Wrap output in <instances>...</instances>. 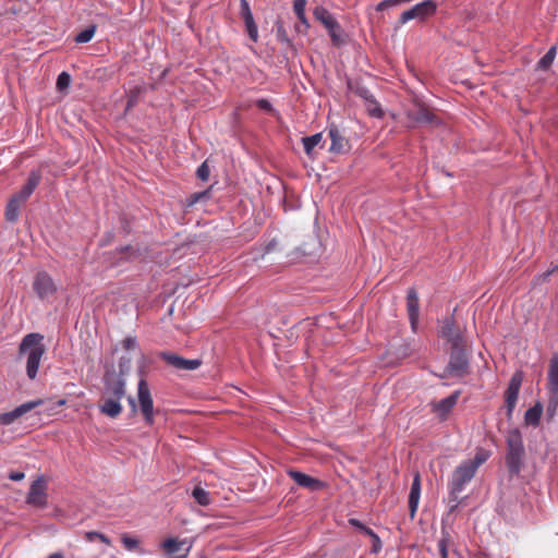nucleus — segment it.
Masks as SVG:
<instances>
[{"mask_svg": "<svg viewBox=\"0 0 558 558\" xmlns=\"http://www.w3.org/2000/svg\"><path fill=\"white\" fill-rule=\"evenodd\" d=\"M48 483L49 481L45 475L36 476L26 494V505L39 510L46 509L49 505Z\"/></svg>", "mask_w": 558, "mask_h": 558, "instance_id": "39448f33", "label": "nucleus"}, {"mask_svg": "<svg viewBox=\"0 0 558 558\" xmlns=\"http://www.w3.org/2000/svg\"><path fill=\"white\" fill-rule=\"evenodd\" d=\"M40 179L41 173L39 171H32L27 179L26 184L21 189L20 192L14 194V196H16L19 199L25 203L26 199L32 195L34 190L39 184Z\"/></svg>", "mask_w": 558, "mask_h": 558, "instance_id": "6ab92c4d", "label": "nucleus"}, {"mask_svg": "<svg viewBox=\"0 0 558 558\" xmlns=\"http://www.w3.org/2000/svg\"><path fill=\"white\" fill-rule=\"evenodd\" d=\"M319 248V242L317 239H313L311 243H305L298 247L295 254L298 256H311L314 255Z\"/></svg>", "mask_w": 558, "mask_h": 558, "instance_id": "cd10ccee", "label": "nucleus"}, {"mask_svg": "<svg viewBox=\"0 0 558 558\" xmlns=\"http://www.w3.org/2000/svg\"><path fill=\"white\" fill-rule=\"evenodd\" d=\"M550 274H551V271H547V272L543 274V277L547 278Z\"/></svg>", "mask_w": 558, "mask_h": 558, "instance_id": "6e6d98bb", "label": "nucleus"}, {"mask_svg": "<svg viewBox=\"0 0 558 558\" xmlns=\"http://www.w3.org/2000/svg\"><path fill=\"white\" fill-rule=\"evenodd\" d=\"M97 539H99L100 542L105 543L108 546L111 545L110 539L106 535H104L101 533H98Z\"/></svg>", "mask_w": 558, "mask_h": 558, "instance_id": "8fccbe9b", "label": "nucleus"}, {"mask_svg": "<svg viewBox=\"0 0 558 558\" xmlns=\"http://www.w3.org/2000/svg\"><path fill=\"white\" fill-rule=\"evenodd\" d=\"M65 403H66L65 399H60V400L57 402V404H58L59 407H63V405H65Z\"/></svg>", "mask_w": 558, "mask_h": 558, "instance_id": "603ef678", "label": "nucleus"}, {"mask_svg": "<svg viewBox=\"0 0 558 558\" xmlns=\"http://www.w3.org/2000/svg\"><path fill=\"white\" fill-rule=\"evenodd\" d=\"M409 354H410V352H409V348L407 347V348H405V351L401 354V356H402V357H405V356H408Z\"/></svg>", "mask_w": 558, "mask_h": 558, "instance_id": "5fc2aeb1", "label": "nucleus"}, {"mask_svg": "<svg viewBox=\"0 0 558 558\" xmlns=\"http://www.w3.org/2000/svg\"><path fill=\"white\" fill-rule=\"evenodd\" d=\"M367 535L373 541V551L374 553H378L380 550V548H381V542H380L379 536L374 531H368Z\"/></svg>", "mask_w": 558, "mask_h": 558, "instance_id": "a19ab883", "label": "nucleus"}, {"mask_svg": "<svg viewBox=\"0 0 558 558\" xmlns=\"http://www.w3.org/2000/svg\"><path fill=\"white\" fill-rule=\"evenodd\" d=\"M208 196H209V191H204V192L195 193V194H193L190 197L187 205L192 206L195 203H197L199 199L208 197Z\"/></svg>", "mask_w": 558, "mask_h": 558, "instance_id": "37998d69", "label": "nucleus"}, {"mask_svg": "<svg viewBox=\"0 0 558 558\" xmlns=\"http://www.w3.org/2000/svg\"><path fill=\"white\" fill-rule=\"evenodd\" d=\"M487 452L480 451L476 453L474 460L466 461L459 465L452 474V492H461L463 485L474 477L477 469L487 460Z\"/></svg>", "mask_w": 558, "mask_h": 558, "instance_id": "20e7f679", "label": "nucleus"}, {"mask_svg": "<svg viewBox=\"0 0 558 558\" xmlns=\"http://www.w3.org/2000/svg\"><path fill=\"white\" fill-rule=\"evenodd\" d=\"M24 204L21 199H19L16 196H12L7 205L5 209V218L7 220L11 222H15L19 217L20 208Z\"/></svg>", "mask_w": 558, "mask_h": 558, "instance_id": "5701e85b", "label": "nucleus"}, {"mask_svg": "<svg viewBox=\"0 0 558 558\" xmlns=\"http://www.w3.org/2000/svg\"><path fill=\"white\" fill-rule=\"evenodd\" d=\"M557 53V48L554 46L551 47L547 53L538 61L537 68L539 70H547L553 64Z\"/></svg>", "mask_w": 558, "mask_h": 558, "instance_id": "c756f323", "label": "nucleus"}, {"mask_svg": "<svg viewBox=\"0 0 558 558\" xmlns=\"http://www.w3.org/2000/svg\"><path fill=\"white\" fill-rule=\"evenodd\" d=\"M437 3L434 0H424L416 4L418 22L423 23L433 17L437 12Z\"/></svg>", "mask_w": 558, "mask_h": 558, "instance_id": "412c9836", "label": "nucleus"}, {"mask_svg": "<svg viewBox=\"0 0 558 558\" xmlns=\"http://www.w3.org/2000/svg\"><path fill=\"white\" fill-rule=\"evenodd\" d=\"M439 551H440L441 558H448V546H447L446 538H442L439 542Z\"/></svg>", "mask_w": 558, "mask_h": 558, "instance_id": "a18cd8bd", "label": "nucleus"}, {"mask_svg": "<svg viewBox=\"0 0 558 558\" xmlns=\"http://www.w3.org/2000/svg\"><path fill=\"white\" fill-rule=\"evenodd\" d=\"M420 496H421V477H420V474L416 473L414 475L412 486H411L410 496H409V508H410V515L412 519L415 517V513H416V510L418 507Z\"/></svg>", "mask_w": 558, "mask_h": 558, "instance_id": "aec40b11", "label": "nucleus"}, {"mask_svg": "<svg viewBox=\"0 0 558 558\" xmlns=\"http://www.w3.org/2000/svg\"><path fill=\"white\" fill-rule=\"evenodd\" d=\"M241 15L244 20L246 31L248 33L250 38L253 41H257L258 40L257 26L254 22L252 11H251L248 2L246 0H241Z\"/></svg>", "mask_w": 558, "mask_h": 558, "instance_id": "f3484780", "label": "nucleus"}, {"mask_svg": "<svg viewBox=\"0 0 558 558\" xmlns=\"http://www.w3.org/2000/svg\"><path fill=\"white\" fill-rule=\"evenodd\" d=\"M186 544V541L179 539L175 537H168L161 544L160 547L166 555H172L182 549Z\"/></svg>", "mask_w": 558, "mask_h": 558, "instance_id": "4be33fe9", "label": "nucleus"}, {"mask_svg": "<svg viewBox=\"0 0 558 558\" xmlns=\"http://www.w3.org/2000/svg\"><path fill=\"white\" fill-rule=\"evenodd\" d=\"M130 359L122 357L119 364V372L107 371L104 377V396L99 410L102 414L114 418L122 412L121 400L125 397L124 376L130 369Z\"/></svg>", "mask_w": 558, "mask_h": 558, "instance_id": "f257e3e1", "label": "nucleus"}, {"mask_svg": "<svg viewBox=\"0 0 558 558\" xmlns=\"http://www.w3.org/2000/svg\"><path fill=\"white\" fill-rule=\"evenodd\" d=\"M161 357L178 369L193 371L202 365L199 359L187 360L172 353H161Z\"/></svg>", "mask_w": 558, "mask_h": 558, "instance_id": "4468645a", "label": "nucleus"}, {"mask_svg": "<svg viewBox=\"0 0 558 558\" xmlns=\"http://www.w3.org/2000/svg\"><path fill=\"white\" fill-rule=\"evenodd\" d=\"M97 535H98V532H87L85 533V538L88 539L89 542H93L95 539H97Z\"/></svg>", "mask_w": 558, "mask_h": 558, "instance_id": "09e8293b", "label": "nucleus"}, {"mask_svg": "<svg viewBox=\"0 0 558 558\" xmlns=\"http://www.w3.org/2000/svg\"><path fill=\"white\" fill-rule=\"evenodd\" d=\"M349 523L355 527H357L360 531H362L363 533H365L367 535V532L368 531H372L371 529L366 527L362 522H360L359 520L356 519H350L349 520Z\"/></svg>", "mask_w": 558, "mask_h": 558, "instance_id": "c03bdc74", "label": "nucleus"}, {"mask_svg": "<svg viewBox=\"0 0 558 558\" xmlns=\"http://www.w3.org/2000/svg\"><path fill=\"white\" fill-rule=\"evenodd\" d=\"M507 464L512 472H519L524 453L522 436L518 429H512L507 435Z\"/></svg>", "mask_w": 558, "mask_h": 558, "instance_id": "423d86ee", "label": "nucleus"}, {"mask_svg": "<svg viewBox=\"0 0 558 558\" xmlns=\"http://www.w3.org/2000/svg\"><path fill=\"white\" fill-rule=\"evenodd\" d=\"M257 106L260 108V109H265V110H269L270 109V104L268 100L266 99H260L257 101Z\"/></svg>", "mask_w": 558, "mask_h": 558, "instance_id": "de8ad7c7", "label": "nucleus"}, {"mask_svg": "<svg viewBox=\"0 0 558 558\" xmlns=\"http://www.w3.org/2000/svg\"><path fill=\"white\" fill-rule=\"evenodd\" d=\"M402 2H404V0H384L376 5V11H384Z\"/></svg>", "mask_w": 558, "mask_h": 558, "instance_id": "58836bf2", "label": "nucleus"}, {"mask_svg": "<svg viewBox=\"0 0 558 558\" xmlns=\"http://www.w3.org/2000/svg\"><path fill=\"white\" fill-rule=\"evenodd\" d=\"M458 397H459V392H454L451 396H449L440 401L433 402L430 404L433 413L439 420H441V421L446 420L448 417L449 413L452 411V409L457 404Z\"/></svg>", "mask_w": 558, "mask_h": 558, "instance_id": "ddd939ff", "label": "nucleus"}, {"mask_svg": "<svg viewBox=\"0 0 558 558\" xmlns=\"http://www.w3.org/2000/svg\"><path fill=\"white\" fill-rule=\"evenodd\" d=\"M33 288L39 299H47L56 294L58 288L52 277L46 271L36 274Z\"/></svg>", "mask_w": 558, "mask_h": 558, "instance_id": "1a4fd4ad", "label": "nucleus"}, {"mask_svg": "<svg viewBox=\"0 0 558 558\" xmlns=\"http://www.w3.org/2000/svg\"><path fill=\"white\" fill-rule=\"evenodd\" d=\"M70 83L71 76L66 72H62L57 78V88L63 90L70 86Z\"/></svg>", "mask_w": 558, "mask_h": 558, "instance_id": "e433bc0d", "label": "nucleus"}, {"mask_svg": "<svg viewBox=\"0 0 558 558\" xmlns=\"http://www.w3.org/2000/svg\"><path fill=\"white\" fill-rule=\"evenodd\" d=\"M522 380V373L519 372H517L510 379L509 386L506 391V405L509 414L513 411L517 404Z\"/></svg>", "mask_w": 558, "mask_h": 558, "instance_id": "f8f14e48", "label": "nucleus"}, {"mask_svg": "<svg viewBox=\"0 0 558 558\" xmlns=\"http://www.w3.org/2000/svg\"><path fill=\"white\" fill-rule=\"evenodd\" d=\"M24 477H25V474L23 472H11L9 474V478L11 481H15V482L22 481V480H24Z\"/></svg>", "mask_w": 558, "mask_h": 558, "instance_id": "49530a36", "label": "nucleus"}, {"mask_svg": "<svg viewBox=\"0 0 558 558\" xmlns=\"http://www.w3.org/2000/svg\"><path fill=\"white\" fill-rule=\"evenodd\" d=\"M143 93V88L142 87H135L134 89L130 90L129 95H128V109L133 107L137 100V97L140 96V94Z\"/></svg>", "mask_w": 558, "mask_h": 558, "instance_id": "4c0bfd02", "label": "nucleus"}, {"mask_svg": "<svg viewBox=\"0 0 558 558\" xmlns=\"http://www.w3.org/2000/svg\"><path fill=\"white\" fill-rule=\"evenodd\" d=\"M322 140H323L322 133H317V134H314L312 136L303 137L302 142H303V146H304L305 153L308 156H312L313 155V149L317 145L320 144Z\"/></svg>", "mask_w": 558, "mask_h": 558, "instance_id": "bb28decb", "label": "nucleus"}, {"mask_svg": "<svg viewBox=\"0 0 558 558\" xmlns=\"http://www.w3.org/2000/svg\"><path fill=\"white\" fill-rule=\"evenodd\" d=\"M40 333L26 335L19 347V354L26 357V373L29 379H35L46 348Z\"/></svg>", "mask_w": 558, "mask_h": 558, "instance_id": "f03ea898", "label": "nucleus"}, {"mask_svg": "<svg viewBox=\"0 0 558 558\" xmlns=\"http://www.w3.org/2000/svg\"><path fill=\"white\" fill-rule=\"evenodd\" d=\"M306 0H294L293 9L299 20L308 27L307 19L305 16Z\"/></svg>", "mask_w": 558, "mask_h": 558, "instance_id": "473e14b6", "label": "nucleus"}, {"mask_svg": "<svg viewBox=\"0 0 558 558\" xmlns=\"http://www.w3.org/2000/svg\"><path fill=\"white\" fill-rule=\"evenodd\" d=\"M365 107L367 112L375 118H381L383 117V110L379 106V104L374 100L372 97H365Z\"/></svg>", "mask_w": 558, "mask_h": 558, "instance_id": "7c9ffc66", "label": "nucleus"}, {"mask_svg": "<svg viewBox=\"0 0 558 558\" xmlns=\"http://www.w3.org/2000/svg\"><path fill=\"white\" fill-rule=\"evenodd\" d=\"M332 43L336 46H341L345 43V36L339 26L338 22H335V27H327Z\"/></svg>", "mask_w": 558, "mask_h": 558, "instance_id": "c85d7f7f", "label": "nucleus"}, {"mask_svg": "<svg viewBox=\"0 0 558 558\" xmlns=\"http://www.w3.org/2000/svg\"><path fill=\"white\" fill-rule=\"evenodd\" d=\"M209 167L207 165V161L203 162L198 169H197V177L198 179H201L202 181H207L208 178H209Z\"/></svg>", "mask_w": 558, "mask_h": 558, "instance_id": "ea45409f", "label": "nucleus"}, {"mask_svg": "<svg viewBox=\"0 0 558 558\" xmlns=\"http://www.w3.org/2000/svg\"><path fill=\"white\" fill-rule=\"evenodd\" d=\"M288 474L293 481L302 486L306 487L311 490H319L325 487V483L319 481L318 478L312 477L305 473H302L300 471L289 470Z\"/></svg>", "mask_w": 558, "mask_h": 558, "instance_id": "dca6fc26", "label": "nucleus"}, {"mask_svg": "<svg viewBox=\"0 0 558 558\" xmlns=\"http://www.w3.org/2000/svg\"><path fill=\"white\" fill-rule=\"evenodd\" d=\"M122 347L126 351L135 350L137 347L136 338L128 337L122 341Z\"/></svg>", "mask_w": 558, "mask_h": 558, "instance_id": "79ce46f5", "label": "nucleus"}, {"mask_svg": "<svg viewBox=\"0 0 558 558\" xmlns=\"http://www.w3.org/2000/svg\"><path fill=\"white\" fill-rule=\"evenodd\" d=\"M128 401L133 414L141 413L146 425H154L156 411L154 408L153 396L145 378L141 377L138 380L136 399L129 397Z\"/></svg>", "mask_w": 558, "mask_h": 558, "instance_id": "7ed1b4c3", "label": "nucleus"}, {"mask_svg": "<svg viewBox=\"0 0 558 558\" xmlns=\"http://www.w3.org/2000/svg\"><path fill=\"white\" fill-rule=\"evenodd\" d=\"M329 138L331 141L329 151L336 155L347 154L350 148L349 140L343 133L335 125H331L328 131Z\"/></svg>", "mask_w": 558, "mask_h": 558, "instance_id": "9b49d317", "label": "nucleus"}, {"mask_svg": "<svg viewBox=\"0 0 558 558\" xmlns=\"http://www.w3.org/2000/svg\"><path fill=\"white\" fill-rule=\"evenodd\" d=\"M412 20L418 21L416 4L401 13V15L395 26V31L396 32L399 31L403 25H405L408 22H410Z\"/></svg>", "mask_w": 558, "mask_h": 558, "instance_id": "a878e982", "label": "nucleus"}, {"mask_svg": "<svg viewBox=\"0 0 558 558\" xmlns=\"http://www.w3.org/2000/svg\"><path fill=\"white\" fill-rule=\"evenodd\" d=\"M548 387L553 396L547 407V415L549 418H553L558 409V356H554L550 360Z\"/></svg>", "mask_w": 558, "mask_h": 558, "instance_id": "0eeeda50", "label": "nucleus"}, {"mask_svg": "<svg viewBox=\"0 0 558 558\" xmlns=\"http://www.w3.org/2000/svg\"><path fill=\"white\" fill-rule=\"evenodd\" d=\"M442 338L450 343V348L460 347L464 344L461 331L456 328L454 324L450 319H446L440 330Z\"/></svg>", "mask_w": 558, "mask_h": 558, "instance_id": "2eb2a0df", "label": "nucleus"}, {"mask_svg": "<svg viewBox=\"0 0 558 558\" xmlns=\"http://www.w3.org/2000/svg\"><path fill=\"white\" fill-rule=\"evenodd\" d=\"M465 344L450 348V361L448 372L454 376H462L466 373L469 363L465 355Z\"/></svg>", "mask_w": 558, "mask_h": 558, "instance_id": "6e6552de", "label": "nucleus"}, {"mask_svg": "<svg viewBox=\"0 0 558 558\" xmlns=\"http://www.w3.org/2000/svg\"><path fill=\"white\" fill-rule=\"evenodd\" d=\"M44 404L43 399L32 400L25 403L20 404L15 409L9 412H4L0 414V427L8 426L13 424L16 420H19L24 414L28 413L33 409Z\"/></svg>", "mask_w": 558, "mask_h": 558, "instance_id": "9d476101", "label": "nucleus"}, {"mask_svg": "<svg viewBox=\"0 0 558 558\" xmlns=\"http://www.w3.org/2000/svg\"><path fill=\"white\" fill-rule=\"evenodd\" d=\"M543 413V405L541 402H537L534 407L529 409L524 414V422L527 425L537 426Z\"/></svg>", "mask_w": 558, "mask_h": 558, "instance_id": "b1692460", "label": "nucleus"}, {"mask_svg": "<svg viewBox=\"0 0 558 558\" xmlns=\"http://www.w3.org/2000/svg\"><path fill=\"white\" fill-rule=\"evenodd\" d=\"M408 313L413 330H416L418 323L420 305L418 296L414 290H410L407 296Z\"/></svg>", "mask_w": 558, "mask_h": 558, "instance_id": "a211bd4d", "label": "nucleus"}, {"mask_svg": "<svg viewBox=\"0 0 558 558\" xmlns=\"http://www.w3.org/2000/svg\"><path fill=\"white\" fill-rule=\"evenodd\" d=\"M48 558H64V556L61 553H53L49 555Z\"/></svg>", "mask_w": 558, "mask_h": 558, "instance_id": "3c124183", "label": "nucleus"}, {"mask_svg": "<svg viewBox=\"0 0 558 558\" xmlns=\"http://www.w3.org/2000/svg\"><path fill=\"white\" fill-rule=\"evenodd\" d=\"M314 16L327 28L335 27V22H337L333 16L324 8L317 7L314 10Z\"/></svg>", "mask_w": 558, "mask_h": 558, "instance_id": "393cba45", "label": "nucleus"}, {"mask_svg": "<svg viewBox=\"0 0 558 558\" xmlns=\"http://www.w3.org/2000/svg\"><path fill=\"white\" fill-rule=\"evenodd\" d=\"M0 444H4L5 440L3 439V436H4V432L3 430H0Z\"/></svg>", "mask_w": 558, "mask_h": 558, "instance_id": "864d4df0", "label": "nucleus"}, {"mask_svg": "<svg viewBox=\"0 0 558 558\" xmlns=\"http://www.w3.org/2000/svg\"><path fill=\"white\" fill-rule=\"evenodd\" d=\"M121 541L128 550H135L140 547V539L129 534H123Z\"/></svg>", "mask_w": 558, "mask_h": 558, "instance_id": "c9c22d12", "label": "nucleus"}, {"mask_svg": "<svg viewBox=\"0 0 558 558\" xmlns=\"http://www.w3.org/2000/svg\"><path fill=\"white\" fill-rule=\"evenodd\" d=\"M95 32H96V26L93 25V26L84 29L80 34H77V36L75 37V41L78 44L88 43L94 37Z\"/></svg>", "mask_w": 558, "mask_h": 558, "instance_id": "f704fd0d", "label": "nucleus"}, {"mask_svg": "<svg viewBox=\"0 0 558 558\" xmlns=\"http://www.w3.org/2000/svg\"><path fill=\"white\" fill-rule=\"evenodd\" d=\"M410 117L417 122H430L433 121V112L426 108H421L417 112L411 113Z\"/></svg>", "mask_w": 558, "mask_h": 558, "instance_id": "72a5a7b5", "label": "nucleus"}, {"mask_svg": "<svg viewBox=\"0 0 558 558\" xmlns=\"http://www.w3.org/2000/svg\"><path fill=\"white\" fill-rule=\"evenodd\" d=\"M192 495L201 506H208L210 504L209 493L202 487H195Z\"/></svg>", "mask_w": 558, "mask_h": 558, "instance_id": "2f4dec72", "label": "nucleus"}]
</instances>
